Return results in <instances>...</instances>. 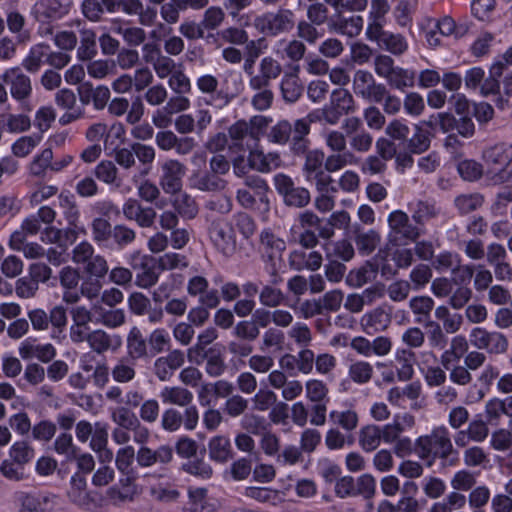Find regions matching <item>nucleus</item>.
<instances>
[{
    "mask_svg": "<svg viewBox=\"0 0 512 512\" xmlns=\"http://www.w3.org/2000/svg\"><path fill=\"white\" fill-rule=\"evenodd\" d=\"M40 142L39 137L23 136L14 142L12 152L17 157H26Z\"/></svg>",
    "mask_w": 512,
    "mask_h": 512,
    "instance_id": "nucleus-60",
    "label": "nucleus"
},
{
    "mask_svg": "<svg viewBox=\"0 0 512 512\" xmlns=\"http://www.w3.org/2000/svg\"><path fill=\"white\" fill-rule=\"evenodd\" d=\"M149 345L154 354L163 352L170 344L169 333L163 329H155L149 336Z\"/></svg>",
    "mask_w": 512,
    "mask_h": 512,
    "instance_id": "nucleus-59",
    "label": "nucleus"
},
{
    "mask_svg": "<svg viewBox=\"0 0 512 512\" xmlns=\"http://www.w3.org/2000/svg\"><path fill=\"white\" fill-rule=\"evenodd\" d=\"M389 323V315L380 309L366 313L361 318V325L367 334L383 331L388 327Z\"/></svg>",
    "mask_w": 512,
    "mask_h": 512,
    "instance_id": "nucleus-26",
    "label": "nucleus"
},
{
    "mask_svg": "<svg viewBox=\"0 0 512 512\" xmlns=\"http://www.w3.org/2000/svg\"><path fill=\"white\" fill-rule=\"evenodd\" d=\"M48 52L49 45L39 43L32 46L22 62L23 67L29 72H37L42 64L47 63Z\"/></svg>",
    "mask_w": 512,
    "mask_h": 512,
    "instance_id": "nucleus-28",
    "label": "nucleus"
},
{
    "mask_svg": "<svg viewBox=\"0 0 512 512\" xmlns=\"http://www.w3.org/2000/svg\"><path fill=\"white\" fill-rule=\"evenodd\" d=\"M267 122L263 117H254L249 123L238 121L229 129V135L235 146H247L249 149L248 165L261 173H268L280 166L279 154L270 152L265 154L259 147L258 141Z\"/></svg>",
    "mask_w": 512,
    "mask_h": 512,
    "instance_id": "nucleus-1",
    "label": "nucleus"
},
{
    "mask_svg": "<svg viewBox=\"0 0 512 512\" xmlns=\"http://www.w3.org/2000/svg\"><path fill=\"white\" fill-rule=\"evenodd\" d=\"M57 431L56 424L50 420H41L32 426V438L39 442H49Z\"/></svg>",
    "mask_w": 512,
    "mask_h": 512,
    "instance_id": "nucleus-40",
    "label": "nucleus"
},
{
    "mask_svg": "<svg viewBox=\"0 0 512 512\" xmlns=\"http://www.w3.org/2000/svg\"><path fill=\"white\" fill-rule=\"evenodd\" d=\"M373 373L372 366L365 361H358L352 364L349 368V375L351 379L359 384L368 382Z\"/></svg>",
    "mask_w": 512,
    "mask_h": 512,
    "instance_id": "nucleus-56",
    "label": "nucleus"
},
{
    "mask_svg": "<svg viewBox=\"0 0 512 512\" xmlns=\"http://www.w3.org/2000/svg\"><path fill=\"white\" fill-rule=\"evenodd\" d=\"M416 454L432 464L436 457L444 458L452 450V444L444 427L436 428L430 435L420 436L416 440Z\"/></svg>",
    "mask_w": 512,
    "mask_h": 512,
    "instance_id": "nucleus-3",
    "label": "nucleus"
},
{
    "mask_svg": "<svg viewBox=\"0 0 512 512\" xmlns=\"http://www.w3.org/2000/svg\"><path fill=\"white\" fill-rule=\"evenodd\" d=\"M160 398L164 404H174L178 406H186L192 399V394L182 387L165 386L160 391Z\"/></svg>",
    "mask_w": 512,
    "mask_h": 512,
    "instance_id": "nucleus-31",
    "label": "nucleus"
},
{
    "mask_svg": "<svg viewBox=\"0 0 512 512\" xmlns=\"http://www.w3.org/2000/svg\"><path fill=\"white\" fill-rule=\"evenodd\" d=\"M382 441L380 426L370 424L363 427L359 433V444L366 452L374 451Z\"/></svg>",
    "mask_w": 512,
    "mask_h": 512,
    "instance_id": "nucleus-30",
    "label": "nucleus"
},
{
    "mask_svg": "<svg viewBox=\"0 0 512 512\" xmlns=\"http://www.w3.org/2000/svg\"><path fill=\"white\" fill-rule=\"evenodd\" d=\"M421 28L425 34L426 42L433 48L442 44L441 37L453 36L457 38L461 35L455 21L449 16L440 19L427 18L421 23Z\"/></svg>",
    "mask_w": 512,
    "mask_h": 512,
    "instance_id": "nucleus-6",
    "label": "nucleus"
},
{
    "mask_svg": "<svg viewBox=\"0 0 512 512\" xmlns=\"http://www.w3.org/2000/svg\"><path fill=\"white\" fill-rule=\"evenodd\" d=\"M18 353L24 360L35 358L47 363L55 357L56 349L50 343L39 344L35 338L28 337L20 343Z\"/></svg>",
    "mask_w": 512,
    "mask_h": 512,
    "instance_id": "nucleus-15",
    "label": "nucleus"
},
{
    "mask_svg": "<svg viewBox=\"0 0 512 512\" xmlns=\"http://www.w3.org/2000/svg\"><path fill=\"white\" fill-rule=\"evenodd\" d=\"M98 315L97 323H100L110 329L120 327L126 321L125 311L120 308L109 310L100 308Z\"/></svg>",
    "mask_w": 512,
    "mask_h": 512,
    "instance_id": "nucleus-37",
    "label": "nucleus"
},
{
    "mask_svg": "<svg viewBox=\"0 0 512 512\" xmlns=\"http://www.w3.org/2000/svg\"><path fill=\"white\" fill-rule=\"evenodd\" d=\"M173 459V450L168 445H160L152 450L148 446H140L136 452V462L141 468H149L156 464L166 465Z\"/></svg>",
    "mask_w": 512,
    "mask_h": 512,
    "instance_id": "nucleus-14",
    "label": "nucleus"
},
{
    "mask_svg": "<svg viewBox=\"0 0 512 512\" xmlns=\"http://www.w3.org/2000/svg\"><path fill=\"white\" fill-rule=\"evenodd\" d=\"M183 363L184 353L180 350H173L168 355L155 360L154 373L160 381H168Z\"/></svg>",
    "mask_w": 512,
    "mask_h": 512,
    "instance_id": "nucleus-18",
    "label": "nucleus"
},
{
    "mask_svg": "<svg viewBox=\"0 0 512 512\" xmlns=\"http://www.w3.org/2000/svg\"><path fill=\"white\" fill-rule=\"evenodd\" d=\"M189 259L179 253H165L158 259V268L160 270H174L188 267Z\"/></svg>",
    "mask_w": 512,
    "mask_h": 512,
    "instance_id": "nucleus-45",
    "label": "nucleus"
},
{
    "mask_svg": "<svg viewBox=\"0 0 512 512\" xmlns=\"http://www.w3.org/2000/svg\"><path fill=\"white\" fill-rule=\"evenodd\" d=\"M281 73V65L272 57H264L259 66V74L250 79L253 89L265 87L269 81L277 78Z\"/></svg>",
    "mask_w": 512,
    "mask_h": 512,
    "instance_id": "nucleus-21",
    "label": "nucleus"
},
{
    "mask_svg": "<svg viewBox=\"0 0 512 512\" xmlns=\"http://www.w3.org/2000/svg\"><path fill=\"white\" fill-rule=\"evenodd\" d=\"M232 385L226 381L205 385L199 392V401L203 405L213 404L218 397H226L232 392Z\"/></svg>",
    "mask_w": 512,
    "mask_h": 512,
    "instance_id": "nucleus-27",
    "label": "nucleus"
},
{
    "mask_svg": "<svg viewBox=\"0 0 512 512\" xmlns=\"http://www.w3.org/2000/svg\"><path fill=\"white\" fill-rule=\"evenodd\" d=\"M245 496L264 503H275L278 499V493L268 487H247Z\"/></svg>",
    "mask_w": 512,
    "mask_h": 512,
    "instance_id": "nucleus-58",
    "label": "nucleus"
},
{
    "mask_svg": "<svg viewBox=\"0 0 512 512\" xmlns=\"http://www.w3.org/2000/svg\"><path fill=\"white\" fill-rule=\"evenodd\" d=\"M396 360L400 366L397 368V375L400 381L411 379L414 373L412 365V353L407 350H397L395 354Z\"/></svg>",
    "mask_w": 512,
    "mask_h": 512,
    "instance_id": "nucleus-46",
    "label": "nucleus"
},
{
    "mask_svg": "<svg viewBox=\"0 0 512 512\" xmlns=\"http://www.w3.org/2000/svg\"><path fill=\"white\" fill-rule=\"evenodd\" d=\"M1 78L4 84L9 87L11 97L16 101L23 102L31 96V79L19 67L6 69Z\"/></svg>",
    "mask_w": 512,
    "mask_h": 512,
    "instance_id": "nucleus-9",
    "label": "nucleus"
},
{
    "mask_svg": "<svg viewBox=\"0 0 512 512\" xmlns=\"http://www.w3.org/2000/svg\"><path fill=\"white\" fill-rule=\"evenodd\" d=\"M294 25V15L290 10L281 9L276 13H266L258 16L254 26L261 33L277 35L290 30Z\"/></svg>",
    "mask_w": 512,
    "mask_h": 512,
    "instance_id": "nucleus-7",
    "label": "nucleus"
},
{
    "mask_svg": "<svg viewBox=\"0 0 512 512\" xmlns=\"http://www.w3.org/2000/svg\"><path fill=\"white\" fill-rule=\"evenodd\" d=\"M53 152L50 148L44 149L40 154L34 157L30 164V173L33 176H44L48 168L51 169Z\"/></svg>",
    "mask_w": 512,
    "mask_h": 512,
    "instance_id": "nucleus-42",
    "label": "nucleus"
},
{
    "mask_svg": "<svg viewBox=\"0 0 512 512\" xmlns=\"http://www.w3.org/2000/svg\"><path fill=\"white\" fill-rule=\"evenodd\" d=\"M410 308L415 315H417V321L421 322L429 316L434 301L428 296H417L410 300Z\"/></svg>",
    "mask_w": 512,
    "mask_h": 512,
    "instance_id": "nucleus-48",
    "label": "nucleus"
},
{
    "mask_svg": "<svg viewBox=\"0 0 512 512\" xmlns=\"http://www.w3.org/2000/svg\"><path fill=\"white\" fill-rule=\"evenodd\" d=\"M84 270L88 275L98 280L107 275L109 272V266L104 256L95 254V256L84 266Z\"/></svg>",
    "mask_w": 512,
    "mask_h": 512,
    "instance_id": "nucleus-47",
    "label": "nucleus"
},
{
    "mask_svg": "<svg viewBox=\"0 0 512 512\" xmlns=\"http://www.w3.org/2000/svg\"><path fill=\"white\" fill-rule=\"evenodd\" d=\"M380 45L393 54H401L408 48L406 40L401 35L388 32L382 35Z\"/></svg>",
    "mask_w": 512,
    "mask_h": 512,
    "instance_id": "nucleus-57",
    "label": "nucleus"
},
{
    "mask_svg": "<svg viewBox=\"0 0 512 512\" xmlns=\"http://www.w3.org/2000/svg\"><path fill=\"white\" fill-rule=\"evenodd\" d=\"M388 224L390 237L395 241L401 238L414 241L419 237L418 229L409 223L408 215L403 211L395 210L391 212L388 216Z\"/></svg>",
    "mask_w": 512,
    "mask_h": 512,
    "instance_id": "nucleus-13",
    "label": "nucleus"
},
{
    "mask_svg": "<svg viewBox=\"0 0 512 512\" xmlns=\"http://www.w3.org/2000/svg\"><path fill=\"white\" fill-rule=\"evenodd\" d=\"M379 264L367 263L349 275V281L356 286H362L375 278Z\"/></svg>",
    "mask_w": 512,
    "mask_h": 512,
    "instance_id": "nucleus-52",
    "label": "nucleus"
},
{
    "mask_svg": "<svg viewBox=\"0 0 512 512\" xmlns=\"http://www.w3.org/2000/svg\"><path fill=\"white\" fill-rule=\"evenodd\" d=\"M19 512H51L59 504V498L51 493H27L20 496Z\"/></svg>",
    "mask_w": 512,
    "mask_h": 512,
    "instance_id": "nucleus-12",
    "label": "nucleus"
},
{
    "mask_svg": "<svg viewBox=\"0 0 512 512\" xmlns=\"http://www.w3.org/2000/svg\"><path fill=\"white\" fill-rule=\"evenodd\" d=\"M186 168L177 160H167L161 165L159 185L166 194H175L182 189Z\"/></svg>",
    "mask_w": 512,
    "mask_h": 512,
    "instance_id": "nucleus-11",
    "label": "nucleus"
},
{
    "mask_svg": "<svg viewBox=\"0 0 512 512\" xmlns=\"http://www.w3.org/2000/svg\"><path fill=\"white\" fill-rule=\"evenodd\" d=\"M292 133V127L287 121H280L273 126L268 134V139L272 143L284 144L288 141Z\"/></svg>",
    "mask_w": 512,
    "mask_h": 512,
    "instance_id": "nucleus-62",
    "label": "nucleus"
},
{
    "mask_svg": "<svg viewBox=\"0 0 512 512\" xmlns=\"http://www.w3.org/2000/svg\"><path fill=\"white\" fill-rule=\"evenodd\" d=\"M68 496L72 502L81 507H89L91 497L87 491L86 479L79 473L72 475Z\"/></svg>",
    "mask_w": 512,
    "mask_h": 512,
    "instance_id": "nucleus-24",
    "label": "nucleus"
},
{
    "mask_svg": "<svg viewBox=\"0 0 512 512\" xmlns=\"http://www.w3.org/2000/svg\"><path fill=\"white\" fill-rule=\"evenodd\" d=\"M111 419L117 425V427H123L130 429L135 426L138 418L131 412L127 407L120 406L111 411Z\"/></svg>",
    "mask_w": 512,
    "mask_h": 512,
    "instance_id": "nucleus-49",
    "label": "nucleus"
},
{
    "mask_svg": "<svg viewBox=\"0 0 512 512\" xmlns=\"http://www.w3.org/2000/svg\"><path fill=\"white\" fill-rule=\"evenodd\" d=\"M389 84L396 89L403 90L414 84V73L399 67H395L394 71L387 79Z\"/></svg>",
    "mask_w": 512,
    "mask_h": 512,
    "instance_id": "nucleus-50",
    "label": "nucleus"
},
{
    "mask_svg": "<svg viewBox=\"0 0 512 512\" xmlns=\"http://www.w3.org/2000/svg\"><path fill=\"white\" fill-rule=\"evenodd\" d=\"M118 174L119 170L111 160H102L94 168V175L99 181L115 187H120L121 185Z\"/></svg>",
    "mask_w": 512,
    "mask_h": 512,
    "instance_id": "nucleus-29",
    "label": "nucleus"
},
{
    "mask_svg": "<svg viewBox=\"0 0 512 512\" xmlns=\"http://www.w3.org/2000/svg\"><path fill=\"white\" fill-rule=\"evenodd\" d=\"M93 245L88 241L78 243L72 250V261L77 265H86L95 254Z\"/></svg>",
    "mask_w": 512,
    "mask_h": 512,
    "instance_id": "nucleus-55",
    "label": "nucleus"
},
{
    "mask_svg": "<svg viewBox=\"0 0 512 512\" xmlns=\"http://www.w3.org/2000/svg\"><path fill=\"white\" fill-rule=\"evenodd\" d=\"M136 460V451L133 446L126 445L119 448L115 455V466L125 478L121 479L122 486H128L135 480L133 463Z\"/></svg>",
    "mask_w": 512,
    "mask_h": 512,
    "instance_id": "nucleus-19",
    "label": "nucleus"
},
{
    "mask_svg": "<svg viewBox=\"0 0 512 512\" xmlns=\"http://www.w3.org/2000/svg\"><path fill=\"white\" fill-rule=\"evenodd\" d=\"M354 93L370 102L379 103L386 95V88L377 84L369 71L358 70L353 78Z\"/></svg>",
    "mask_w": 512,
    "mask_h": 512,
    "instance_id": "nucleus-8",
    "label": "nucleus"
},
{
    "mask_svg": "<svg viewBox=\"0 0 512 512\" xmlns=\"http://www.w3.org/2000/svg\"><path fill=\"white\" fill-rule=\"evenodd\" d=\"M326 251L328 256L334 255L344 261H349L354 256V248L346 240L327 243Z\"/></svg>",
    "mask_w": 512,
    "mask_h": 512,
    "instance_id": "nucleus-51",
    "label": "nucleus"
},
{
    "mask_svg": "<svg viewBox=\"0 0 512 512\" xmlns=\"http://www.w3.org/2000/svg\"><path fill=\"white\" fill-rule=\"evenodd\" d=\"M108 437L109 434L106 433L103 437L98 436L89 443V448L96 453L101 464L110 463L114 456L113 451L108 447Z\"/></svg>",
    "mask_w": 512,
    "mask_h": 512,
    "instance_id": "nucleus-43",
    "label": "nucleus"
},
{
    "mask_svg": "<svg viewBox=\"0 0 512 512\" xmlns=\"http://www.w3.org/2000/svg\"><path fill=\"white\" fill-rule=\"evenodd\" d=\"M8 423L10 427L20 436L27 435L31 429V421L26 412H19L9 417Z\"/></svg>",
    "mask_w": 512,
    "mask_h": 512,
    "instance_id": "nucleus-61",
    "label": "nucleus"
},
{
    "mask_svg": "<svg viewBox=\"0 0 512 512\" xmlns=\"http://www.w3.org/2000/svg\"><path fill=\"white\" fill-rule=\"evenodd\" d=\"M129 263L137 271L135 278L136 286L148 289L157 283L159 272L156 266L149 265L147 256L141 255L139 251H135L130 255Z\"/></svg>",
    "mask_w": 512,
    "mask_h": 512,
    "instance_id": "nucleus-10",
    "label": "nucleus"
},
{
    "mask_svg": "<svg viewBox=\"0 0 512 512\" xmlns=\"http://www.w3.org/2000/svg\"><path fill=\"white\" fill-rule=\"evenodd\" d=\"M211 457L219 462L226 461L230 456V441L223 436L214 437L209 444Z\"/></svg>",
    "mask_w": 512,
    "mask_h": 512,
    "instance_id": "nucleus-44",
    "label": "nucleus"
},
{
    "mask_svg": "<svg viewBox=\"0 0 512 512\" xmlns=\"http://www.w3.org/2000/svg\"><path fill=\"white\" fill-rule=\"evenodd\" d=\"M106 433H108V424L105 422L91 423L87 420H80L75 425V435L80 443L94 441L96 437H103Z\"/></svg>",
    "mask_w": 512,
    "mask_h": 512,
    "instance_id": "nucleus-22",
    "label": "nucleus"
},
{
    "mask_svg": "<svg viewBox=\"0 0 512 512\" xmlns=\"http://www.w3.org/2000/svg\"><path fill=\"white\" fill-rule=\"evenodd\" d=\"M433 120L421 121L414 126V134L408 141V148L412 153L420 154L430 146Z\"/></svg>",
    "mask_w": 512,
    "mask_h": 512,
    "instance_id": "nucleus-20",
    "label": "nucleus"
},
{
    "mask_svg": "<svg viewBox=\"0 0 512 512\" xmlns=\"http://www.w3.org/2000/svg\"><path fill=\"white\" fill-rule=\"evenodd\" d=\"M207 282L202 277H194V294L200 293V302L206 308H213L218 304V295L214 290L205 291Z\"/></svg>",
    "mask_w": 512,
    "mask_h": 512,
    "instance_id": "nucleus-41",
    "label": "nucleus"
},
{
    "mask_svg": "<svg viewBox=\"0 0 512 512\" xmlns=\"http://www.w3.org/2000/svg\"><path fill=\"white\" fill-rule=\"evenodd\" d=\"M97 54L96 34L90 29L80 31V46L77 50L78 58L90 60Z\"/></svg>",
    "mask_w": 512,
    "mask_h": 512,
    "instance_id": "nucleus-33",
    "label": "nucleus"
},
{
    "mask_svg": "<svg viewBox=\"0 0 512 512\" xmlns=\"http://www.w3.org/2000/svg\"><path fill=\"white\" fill-rule=\"evenodd\" d=\"M91 237L101 248L120 251L134 242L136 232L124 224L112 226L107 219L97 217L91 222Z\"/></svg>",
    "mask_w": 512,
    "mask_h": 512,
    "instance_id": "nucleus-2",
    "label": "nucleus"
},
{
    "mask_svg": "<svg viewBox=\"0 0 512 512\" xmlns=\"http://www.w3.org/2000/svg\"><path fill=\"white\" fill-rule=\"evenodd\" d=\"M35 452L26 440L16 441L9 449L10 458L19 466H23L34 458Z\"/></svg>",
    "mask_w": 512,
    "mask_h": 512,
    "instance_id": "nucleus-35",
    "label": "nucleus"
},
{
    "mask_svg": "<svg viewBox=\"0 0 512 512\" xmlns=\"http://www.w3.org/2000/svg\"><path fill=\"white\" fill-rule=\"evenodd\" d=\"M475 483V475L465 469L457 471L450 480L451 487L456 491H468Z\"/></svg>",
    "mask_w": 512,
    "mask_h": 512,
    "instance_id": "nucleus-53",
    "label": "nucleus"
},
{
    "mask_svg": "<svg viewBox=\"0 0 512 512\" xmlns=\"http://www.w3.org/2000/svg\"><path fill=\"white\" fill-rule=\"evenodd\" d=\"M71 7V0H39L32 9L31 14L36 21L42 24L39 33L42 36L51 35L52 27L49 22L66 15Z\"/></svg>",
    "mask_w": 512,
    "mask_h": 512,
    "instance_id": "nucleus-4",
    "label": "nucleus"
},
{
    "mask_svg": "<svg viewBox=\"0 0 512 512\" xmlns=\"http://www.w3.org/2000/svg\"><path fill=\"white\" fill-rule=\"evenodd\" d=\"M458 172L464 180L474 181L480 178L483 169L476 161L464 160L458 164Z\"/></svg>",
    "mask_w": 512,
    "mask_h": 512,
    "instance_id": "nucleus-63",
    "label": "nucleus"
},
{
    "mask_svg": "<svg viewBox=\"0 0 512 512\" xmlns=\"http://www.w3.org/2000/svg\"><path fill=\"white\" fill-rule=\"evenodd\" d=\"M89 347L97 354H104L107 351H116L122 345L119 335L108 334L102 329H95L90 332L88 341Z\"/></svg>",
    "mask_w": 512,
    "mask_h": 512,
    "instance_id": "nucleus-17",
    "label": "nucleus"
},
{
    "mask_svg": "<svg viewBox=\"0 0 512 512\" xmlns=\"http://www.w3.org/2000/svg\"><path fill=\"white\" fill-rule=\"evenodd\" d=\"M330 419L346 431L354 430L358 425V415L354 410H333L329 414Z\"/></svg>",
    "mask_w": 512,
    "mask_h": 512,
    "instance_id": "nucleus-39",
    "label": "nucleus"
},
{
    "mask_svg": "<svg viewBox=\"0 0 512 512\" xmlns=\"http://www.w3.org/2000/svg\"><path fill=\"white\" fill-rule=\"evenodd\" d=\"M9 247L21 251L27 259H38L44 256L45 249L36 242L25 243L23 232H14L9 239Z\"/></svg>",
    "mask_w": 512,
    "mask_h": 512,
    "instance_id": "nucleus-23",
    "label": "nucleus"
},
{
    "mask_svg": "<svg viewBox=\"0 0 512 512\" xmlns=\"http://www.w3.org/2000/svg\"><path fill=\"white\" fill-rule=\"evenodd\" d=\"M127 350L133 359H140L147 355L146 341L137 327H133L128 334Z\"/></svg>",
    "mask_w": 512,
    "mask_h": 512,
    "instance_id": "nucleus-34",
    "label": "nucleus"
},
{
    "mask_svg": "<svg viewBox=\"0 0 512 512\" xmlns=\"http://www.w3.org/2000/svg\"><path fill=\"white\" fill-rule=\"evenodd\" d=\"M111 375L117 383H128L136 376L134 364L127 359H119L113 366Z\"/></svg>",
    "mask_w": 512,
    "mask_h": 512,
    "instance_id": "nucleus-38",
    "label": "nucleus"
},
{
    "mask_svg": "<svg viewBox=\"0 0 512 512\" xmlns=\"http://www.w3.org/2000/svg\"><path fill=\"white\" fill-rule=\"evenodd\" d=\"M468 349L465 337L456 336L451 340L450 348L441 355V363L445 369H450L453 364L459 362Z\"/></svg>",
    "mask_w": 512,
    "mask_h": 512,
    "instance_id": "nucleus-25",
    "label": "nucleus"
},
{
    "mask_svg": "<svg viewBox=\"0 0 512 512\" xmlns=\"http://www.w3.org/2000/svg\"><path fill=\"white\" fill-rule=\"evenodd\" d=\"M299 67L294 68V73L285 74L281 82L283 98L288 102H295L302 93V85L297 76Z\"/></svg>",
    "mask_w": 512,
    "mask_h": 512,
    "instance_id": "nucleus-32",
    "label": "nucleus"
},
{
    "mask_svg": "<svg viewBox=\"0 0 512 512\" xmlns=\"http://www.w3.org/2000/svg\"><path fill=\"white\" fill-rule=\"evenodd\" d=\"M54 451L63 455L67 461H73L76 456V452H79V448L74 444L73 437L70 433H60L53 444Z\"/></svg>",
    "mask_w": 512,
    "mask_h": 512,
    "instance_id": "nucleus-36",
    "label": "nucleus"
},
{
    "mask_svg": "<svg viewBox=\"0 0 512 512\" xmlns=\"http://www.w3.org/2000/svg\"><path fill=\"white\" fill-rule=\"evenodd\" d=\"M484 158L488 165V173L495 182H504L509 179L508 168L512 161V146L497 144L485 152Z\"/></svg>",
    "mask_w": 512,
    "mask_h": 512,
    "instance_id": "nucleus-5",
    "label": "nucleus"
},
{
    "mask_svg": "<svg viewBox=\"0 0 512 512\" xmlns=\"http://www.w3.org/2000/svg\"><path fill=\"white\" fill-rule=\"evenodd\" d=\"M330 104L344 114L349 113L353 108V97L345 89H335L331 94Z\"/></svg>",
    "mask_w": 512,
    "mask_h": 512,
    "instance_id": "nucleus-54",
    "label": "nucleus"
},
{
    "mask_svg": "<svg viewBox=\"0 0 512 512\" xmlns=\"http://www.w3.org/2000/svg\"><path fill=\"white\" fill-rule=\"evenodd\" d=\"M445 490V482L438 477H426L423 480V491L431 499L439 498L444 494Z\"/></svg>",
    "mask_w": 512,
    "mask_h": 512,
    "instance_id": "nucleus-64",
    "label": "nucleus"
},
{
    "mask_svg": "<svg viewBox=\"0 0 512 512\" xmlns=\"http://www.w3.org/2000/svg\"><path fill=\"white\" fill-rule=\"evenodd\" d=\"M210 237L215 247L224 255L235 251L236 241L232 226L226 221L215 223L210 230Z\"/></svg>",
    "mask_w": 512,
    "mask_h": 512,
    "instance_id": "nucleus-16",
    "label": "nucleus"
}]
</instances>
